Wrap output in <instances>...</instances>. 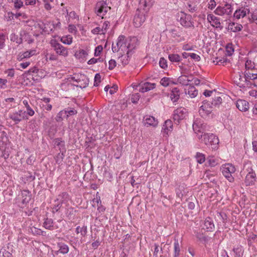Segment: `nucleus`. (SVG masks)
Instances as JSON below:
<instances>
[{"label":"nucleus","mask_w":257,"mask_h":257,"mask_svg":"<svg viewBox=\"0 0 257 257\" xmlns=\"http://www.w3.org/2000/svg\"><path fill=\"white\" fill-rule=\"evenodd\" d=\"M134 47H132L131 44L127 43V40L123 35H120L118 37L116 43L112 44V50L113 52H119V55L123 56L124 53L126 52L127 55V57H130L133 53V49Z\"/></svg>","instance_id":"nucleus-1"},{"label":"nucleus","mask_w":257,"mask_h":257,"mask_svg":"<svg viewBox=\"0 0 257 257\" xmlns=\"http://www.w3.org/2000/svg\"><path fill=\"white\" fill-rule=\"evenodd\" d=\"M243 170L247 172L244 180L245 185L246 186H250L254 184L256 181L257 165H252L250 164H247L244 166Z\"/></svg>","instance_id":"nucleus-2"},{"label":"nucleus","mask_w":257,"mask_h":257,"mask_svg":"<svg viewBox=\"0 0 257 257\" xmlns=\"http://www.w3.org/2000/svg\"><path fill=\"white\" fill-rule=\"evenodd\" d=\"M198 139L201 140V142L204 143L208 147H210L212 150L216 149L219 143V140L213 134H205L198 135Z\"/></svg>","instance_id":"nucleus-3"},{"label":"nucleus","mask_w":257,"mask_h":257,"mask_svg":"<svg viewBox=\"0 0 257 257\" xmlns=\"http://www.w3.org/2000/svg\"><path fill=\"white\" fill-rule=\"evenodd\" d=\"M234 81L240 88L250 87L252 84L250 81H248L245 77V73L242 72H238L234 76Z\"/></svg>","instance_id":"nucleus-4"},{"label":"nucleus","mask_w":257,"mask_h":257,"mask_svg":"<svg viewBox=\"0 0 257 257\" xmlns=\"http://www.w3.org/2000/svg\"><path fill=\"white\" fill-rule=\"evenodd\" d=\"M50 44L57 54L64 57L68 55V52L67 49L59 43L56 40H52L50 42Z\"/></svg>","instance_id":"nucleus-5"},{"label":"nucleus","mask_w":257,"mask_h":257,"mask_svg":"<svg viewBox=\"0 0 257 257\" xmlns=\"http://www.w3.org/2000/svg\"><path fill=\"white\" fill-rule=\"evenodd\" d=\"M221 170L224 176L227 178L230 182H232L234 181V178L232 177V174L235 172V168L233 166L229 164H226L222 167Z\"/></svg>","instance_id":"nucleus-6"},{"label":"nucleus","mask_w":257,"mask_h":257,"mask_svg":"<svg viewBox=\"0 0 257 257\" xmlns=\"http://www.w3.org/2000/svg\"><path fill=\"white\" fill-rule=\"evenodd\" d=\"M186 109L183 107H180L174 110L173 114V118L175 123L178 124L181 120L186 116Z\"/></svg>","instance_id":"nucleus-7"},{"label":"nucleus","mask_w":257,"mask_h":257,"mask_svg":"<svg viewBox=\"0 0 257 257\" xmlns=\"http://www.w3.org/2000/svg\"><path fill=\"white\" fill-rule=\"evenodd\" d=\"M146 20L145 15L144 12H141L138 9L136 13L134 18V25L135 27L139 28L145 22Z\"/></svg>","instance_id":"nucleus-8"},{"label":"nucleus","mask_w":257,"mask_h":257,"mask_svg":"<svg viewBox=\"0 0 257 257\" xmlns=\"http://www.w3.org/2000/svg\"><path fill=\"white\" fill-rule=\"evenodd\" d=\"M233 9L230 4H226L223 7H218L214 11L216 15L222 16L223 15H230Z\"/></svg>","instance_id":"nucleus-9"},{"label":"nucleus","mask_w":257,"mask_h":257,"mask_svg":"<svg viewBox=\"0 0 257 257\" xmlns=\"http://www.w3.org/2000/svg\"><path fill=\"white\" fill-rule=\"evenodd\" d=\"M110 9V8L107 7L106 3L101 2L97 3L95 8L96 14L102 18Z\"/></svg>","instance_id":"nucleus-10"},{"label":"nucleus","mask_w":257,"mask_h":257,"mask_svg":"<svg viewBox=\"0 0 257 257\" xmlns=\"http://www.w3.org/2000/svg\"><path fill=\"white\" fill-rule=\"evenodd\" d=\"M25 113L22 110L13 112L9 114V117L13 120L15 124L19 123L21 121L25 119Z\"/></svg>","instance_id":"nucleus-11"},{"label":"nucleus","mask_w":257,"mask_h":257,"mask_svg":"<svg viewBox=\"0 0 257 257\" xmlns=\"http://www.w3.org/2000/svg\"><path fill=\"white\" fill-rule=\"evenodd\" d=\"M212 111V106L210 105L208 102L203 103L199 108V112L200 115L203 117L208 116Z\"/></svg>","instance_id":"nucleus-12"},{"label":"nucleus","mask_w":257,"mask_h":257,"mask_svg":"<svg viewBox=\"0 0 257 257\" xmlns=\"http://www.w3.org/2000/svg\"><path fill=\"white\" fill-rule=\"evenodd\" d=\"M76 82L77 84H74L75 86L84 88L88 86L89 79L84 75H77Z\"/></svg>","instance_id":"nucleus-13"},{"label":"nucleus","mask_w":257,"mask_h":257,"mask_svg":"<svg viewBox=\"0 0 257 257\" xmlns=\"http://www.w3.org/2000/svg\"><path fill=\"white\" fill-rule=\"evenodd\" d=\"M192 17L190 15H184L181 17L180 24L184 27H194L193 22L191 21Z\"/></svg>","instance_id":"nucleus-14"},{"label":"nucleus","mask_w":257,"mask_h":257,"mask_svg":"<svg viewBox=\"0 0 257 257\" xmlns=\"http://www.w3.org/2000/svg\"><path fill=\"white\" fill-rule=\"evenodd\" d=\"M202 229L207 231H212L214 229V224L211 218L208 217L204 221Z\"/></svg>","instance_id":"nucleus-15"},{"label":"nucleus","mask_w":257,"mask_h":257,"mask_svg":"<svg viewBox=\"0 0 257 257\" xmlns=\"http://www.w3.org/2000/svg\"><path fill=\"white\" fill-rule=\"evenodd\" d=\"M193 80V78L191 75L187 76L185 75H182L178 77L177 81L182 85L188 86L190 85L189 82L192 81Z\"/></svg>","instance_id":"nucleus-16"},{"label":"nucleus","mask_w":257,"mask_h":257,"mask_svg":"<svg viewBox=\"0 0 257 257\" xmlns=\"http://www.w3.org/2000/svg\"><path fill=\"white\" fill-rule=\"evenodd\" d=\"M207 19L209 23L212 22L214 24H211L213 27H216V28L222 29V27L221 26L220 20L218 18L214 16L212 14H209L207 16Z\"/></svg>","instance_id":"nucleus-17"},{"label":"nucleus","mask_w":257,"mask_h":257,"mask_svg":"<svg viewBox=\"0 0 257 257\" xmlns=\"http://www.w3.org/2000/svg\"><path fill=\"white\" fill-rule=\"evenodd\" d=\"M249 10L245 8H241L236 10L234 13V17L237 19H239L241 18H244L247 14H248Z\"/></svg>","instance_id":"nucleus-18"},{"label":"nucleus","mask_w":257,"mask_h":257,"mask_svg":"<svg viewBox=\"0 0 257 257\" xmlns=\"http://www.w3.org/2000/svg\"><path fill=\"white\" fill-rule=\"evenodd\" d=\"M237 108L241 111H245L249 108L248 102L242 99L238 100L236 103Z\"/></svg>","instance_id":"nucleus-19"},{"label":"nucleus","mask_w":257,"mask_h":257,"mask_svg":"<svg viewBox=\"0 0 257 257\" xmlns=\"http://www.w3.org/2000/svg\"><path fill=\"white\" fill-rule=\"evenodd\" d=\"M215 218L218 224L221 225L224 224L227 221V217L226 214L224 212H217L215 215Z\"/></svg>","instance_id":"nucleus-20"},{"label":"nucleus","mask_w":257,"mask_h":257,"mask_svg":"<svg viewBox=\"0 0 257 257\" xmlns=\"http://www.w3.org/2000/svg\"><path fill=\"white\" fill-rule=\"evenodd\" d=\"M69 200V196L66 192H63L62 194L59 195L55 202H60L61 204H65Z\"/></svg>","instance_id":"nucleus-21"},{"label":"nucleus","mask_w":257,"mask_h":257,"mask_svg":"<svg viewBox=\"0 0 257 257\" xmlns=\"http://www.w3.org/2000/svg\"><path fill=\"white\" fill-rule=\"evenodd\" d=\"M228 30L233 32H237L240 31L243 27L241 24L235 22L230 23L228 25Z\"/></svg>","instance_id":"nucleus-22"},{"label":"nucleus","mask_w":257,"mask_h":257,"mask_svg":"<svg viewBox=\"0 0 257 257\" xmlns=\"http://www.w3.org/2000/svg\"><path fill=\"white\" fill-rule=\"evenodd\" d=\"M22 203L26 204L28 203L31 199V194L30 192L27 190H24L22 192Z\"/></svg>","instance_id":"nucleus-23"},{"label":"nucleus","mask_w":257,"mask_h":257,"mask_svg":"<svg viewBox=\"0 0 257 257\" xmlns=\"http://www.w3.org/2000/svg\"><path fill=\"white\" fill-rule=\"evenodd\" d=\"M170 98L173 102H176L180 98V91L178 88H173L170 94Z\"/></svg>","instance_id":"nucleus-24"},{"label":"nucleus","mask_w":257,"mask_h":257,"mask_svg":"<svg viewBox=\"0 0 257 257\" xmlns=\"http://www.w3.org/2000/svg\"><path fill=\"white\" fill-rule=\"evenodd\" d=\"M186 94H188L191 98L196 97L198 94V91L192 84L189 85L187 91L185 90Z\"/></svg>","instance_id":"nucleus-25"},{"label":"nucleus","mask_w":257,"mask_h":257,"mask_svg":"<svg viewBox=\"0 0 257 257\" xmlns=\"http://www.w3.org/2000/svg\"><path fill=\"white\" fill-rule=\"evenodd\" d=\"M154 0H140V8H143L144 9L145 8H148L149 9L153 4Z\"/></svg>","instance_id":"nucleus-26"},{"label":"nucleus","mask_w":257,"mask_h":257,"mask_svg":"<svg viewBox=\"0 0 257 257\" xmlns=\"http://www.w3.org/2000/svg\"><path fill=\"white\" fill-rule=\"evenodd\" d=\"M205 126L203 124L200 123V122H197L196 121L194 122L193 124V129L195 133H197L198 132L203 133V127Z\"/></svg>","instance_id":"nucleus-27"},{"label":"nucleus","mask_w":257,"mask_h":257,"mask_svg":"<svg viewBox=\"0 0 257 257\" xmlns=\"http://www.w3.org/2000/svg\"><path fill=\"white\" fill-rule=\"evenodd\" d=\"M155 83H150L149 82H146L144 83V86L140 89V91L142 92H145L148 91L155 88Z\"/></svg>","instance_id":"nucleus-28"},{"label":"nucleus","mask_w":257,"mask_h":257,"mask_svg":"<svg viewBox=\"0 0 257 257\" xmlns=\"http://www.w3.org/2000/svg\"><path fill=\"white\" fill-rule=\"evenodd\" d=\"M145 124H147L149 125H152L153 126H155L158 124V121L155 119V118L153 116H149L147 117L145 119Z\"/></svg>","instance_id":"nucleus-29"},{"label":"nucleus","mask_w":257,"mask_h":257,"mask_svg":"<svg viewBox=\"0 0 257 257\" xmlns=\"http://www.w3.org/2000/svg\"><path fill=\"white\" fill-rule=\"evenodd\" d=\"M43 226L47 229L52 230L53 227V220L51 218H46Z\"/></svg>","instance_id":"nucleus-30"},{"label":"nucleus","mask_w":257,"mask_h":257,"mask_svg":"<svg viewBox=\"0 0 257 257\" xmlns=\"http://www.w3.org/2000/svg\"><path fill=\"white\" fill-rule=\"evenodd\" d=\"M76 232L77 234L80 233L83 236H85L87 233V228L85 225L82 227L77 226L76 228Z\"/></svg>","instance_id":"nucleus-31"},{"label":"nucleus","mask_w":257,"mask_h":257,"mask_svg":"<svg viewBox=\"0 0 257 257\" xmlns=\"http://www.w3.org/2000/svg\"><path fill=\"white\" fill-rule=\"evenodd\" d=\"M245 73V77L246 78V79L248 80V81H250V80H252L253 82V84H254L255 82V79L256 78V75L255 73H250V72H246V71L244 72Z\"/></svg>","instance_id":"nucleus-32"},{"label":"nucleus","mask_w":257,"mask_h":257,"mask_svg":"<svg viewBox=\"0 0 257 257\" xmlns=\"http://www.w3.org/2000/svg\"><path fill=\"white\" fill-rule=\"evenodd\" d=\"M58 245L59 247V251L61 253L66 254L69 251V247L67 245L64 243H58Z\"/></svg>","instance_id":"nucleus-33"},{"label":"nucleus","mask_w":257,"mask_h":257,"mask_svg":"<svg viewBox=\"0 0 257 257\" xmlns=\"http://www.w3.org/2000/svg\"><path fill=\"white\" fill-rule=\"evenodd\" d=\"M173 123L170 119H168L165 121L164 124L162 128L165 131L167 130L171 131L172 130Z\"/></svg>","instance_id":"nucleus-34"},{"label":"nucleus","mask_w":257,"mask_h":257,"mask_svg":"<svg viewBox=\"0 0 257 257\" xmlns=\"http://www.w3.org/2000/svg\"><path fill=\"white\" fill-rule=\"evenodd\" d=\"M187 8L188 9V10L191 13H194L197 11V5L193 3L189 2L187 3Z\"/></svg>","instance_id":"nucleus-35"},{"label":"nucleus","mask_w":257,"mask_h":257,"mask_svg":"<svg viewBox=\"0 0 257 257\" xmlns=\"http://www.w3.org/2000/svg\"><path fill=\"white\" fill-rule=\"evenodd\" d=\"M169 59L172 62H179L181 61V57L177 54H170L168 56Z\"/></svg>","instance_id":"nucleus-36"},{"label":"nucleus","mask_w":257,"mask_h":257,"mask_svg":"<svg viewBox=\"0 0 257 257\" xmlns=\"http://www.w3.org/2000/svg\"><path fill=\"white\" fill-rule=\"evenodd\" d=\"M23 102L27 109V114L30 116H33L35 112L31 108V107L29 105L28 101L25 100L23 101Z\"/></svg>","instance_id":"nucleus-37"},{"label":"nucleus","mask_w":257,"mask_h":257,"mask_svg":"<svg viewBox=\"0 0 257 257\" xmlns=\"http://www.w3.org/2000/svg\"><path fill=\"white\" fill-rule=\"evenodd\" d=\"M65 110L67 113L66 118H68L70 116L74 115L77 113V111L76 109L70 107L65 108Z\"/></svg>","instance_id":"nucleus-38"},{"label":"nucleus","mask_w":257,"mask_h":257,"mask_svg":"<svg viewBox=\"0 0 257 257\" xmlns=\"http://www.w3.org/2000/svg\"><path fill=\"white\" fill-rule=\"evenodd\" d=\"M180 245L178 240H175L174 242V257H178L180 254Z\"/></svg>","instance_id":"nucleus-39"},{"label":"nucleus","mask_w":257,"mask_h":257,"mask_svg":"<svg viewBox=\"0 0 257 257\" xmlns=\"http://www.w3.org/2000/svg\"><path fill=\"white\" fill-rule=\"evenodd\" d=\"M53 28V25L52 24L48 23H45L44 24V27L42 29L44 32L49 33L50 32L52 31Z\"/></svg>","instance_id":"nucleus-40"},{"label":"nucleus","mask_w":257,"mask_h":257,"mask_svg":"<svg viewBox=\"0 0 257 257\" xmlns=\"http://www.w3.org/2000/svg\"><path fill=\"white\" fill-rule=\"evenodd\" d=\"M195 158L197 162L199 164L203 163L205 160V155L200 153H197Z\"/></svg>","instance_id":"nucleus-41"},{"label":"nucleus","mask_w":257,"mask_h":257,"mask_svg":"<svg viewBox=\"0 0 257 257\" xmlns=\"http://www.w3.org/2000/svg\"><path fill=\"white\" fill-rule=\"evenodd\" d=\"M60 40L63 43L65 44L70 45L72 42V37L70 35H68L66 37H62Z\"/></svg>","instance_id":"nucleus-42"},{"label":"nucleus","mask_w":257,"mask_h":257,"mask_svg":"<svg viewBox=\"0 0 257 257\" xmlns=\"http://www.w3.org/2000/svg\"><path fill=\"white\" fill-rule=\"evenodd\" d=\"M222 99L220 96H217L215 97L214 100L211 102V104L215 107H218L222 103Z\"/></svg>","instance_id":"nucleus-43"},{"label":"nucleus","mask_w":257,"mask_h":257,"mask_svg":"<svg viewBox=\"0 0 257 257\" xmlns=\"http://www.w3.org/2000/svg\"><path fill=\"white\" fill-rule=\"evenodd\" d=\"M255 67V62L250 60H247L245 63V68L246 69H252Z\"/></svg>","instance_id":"nucleus-44"},{"label":"nucleus","mask_w":257,"mask_h":257,"mask_svg":"<svg viewBox=\"0 0 257 257\" xmlns=\"http://www.w3.org/2000/svg\"><path fill=\"white\" fill-rule=\"evenodd\" d=\"M155 248H154V256L155 257H159L158 256V253H163V249L161 247H159V245L156 243H155L154 244Z\"/></svg>","instance_id":"nucleus-45"},{"label":"nucleus","mask_w":257,"mask_h":257,"mask_svg":"<svg viewBox=\"0 0 257 257\" xmlns=\"http://www.w3.org/2000/svg\"><path fill=\"white\" fill-rule=\"evenodd\" d=\"M14 3V7L16 9H19L23 6V2L22 0H12Z\"/></svg>","instance_id":"nucleus-46"},{"label":"nucleus","mask_w":257,"mask_h":257,"mask_svg":"<svg viewBox=\"0 0 257 257\" xmlns=\"http://www.w3.org/2000/svg\"><path fill=\"white\" fill-rule=\"evenodd\" d=\"M64 156L65 155L64 152L59 153L55 158L56 162L57 164H60L62 162Z\"/></svg>","instance_id":"nucleus-47"},{"label":"nucleus","mask_w":257,"mask_h":257,"mask_svg":"<svg viewBox=\"0 0 257 257\" xmlns=\"http://www.w3.org/2000/svg\"><path fill=\"white\" fill-rule=\"evenodd\" d=\"M140 98V95L139 93H135L132 95L131 101L133 103H136L138 102Z\"/></svg>","instance_id":"nucleus-48"},{"label":"nucleus","mask_w":257,"mask_h":257,"mask_svg":"<svg viewBox=\"0 0 257 257\" xmlns=\"http://www.w3.org/2000/svg\"><path fill=\"white\" fill-rule=\"evenodd\" d=\"M171 33L173 37H179L181 36V32L179 29H172Z\"/></svg>","instance_id":"nucleus-49"},{"label":"nucleus","mask_w":257,"mask_h":257,"mask_svg":"<svg viewBox=\"0 0 257 257\" xmlns=\"http://www.w3.org/2000/svg\"><path fill=\"white\" fill-rule=\"evenodd\" d=\"M170 82V80L169 78L164 77L161 80L160 83L163 86L166 87L169 85Z\"/></svg>","instance_id":"nucleus-50"},{"label":"nucleus","mask_w":257,"mask_h":257,"mask_svg":"<svg viewBox=\"0 0 257 257\" xmlns=\"http://www.w3.org/2000/svg\"><path fill=\"white\" fill-rule=\"evenodd\" d=\"M226 51L227 54L228 56H231L233 52H234V49L233 48L231 44H228L226 47Z\"/></svg>","instance_id":"nucleus-51"},{"label":"nucleus","mask_w":257,"mask_h":257,"mask_svg":"<svg viewBox=\"0 0 257 257\" xmlns=\"http://www.w3.org/2000/svg\"><path fill=\"white\" fill-rule=\"evenodd\" d=\"M167 60L164 58H161L159 61L160 66L163 69L167 67Z\"/></svg>","instance_id":"nucleus-52"},{"label":"nucleus","mask_w":257,"mask_h":257,"mask_svg":"<svg viewBox=\"0 0 257 257\" xmlns=\"http://www.w3.org/2000/svg\"><path fill=\"white\" fill-rule=\"evenodd\" d=\"M101 81V76L99 73H97L95 74L94 77V85L97 86L98 85V84Z\"/></svg>","instance_id":"nucleus-53"},{"label":"nucleus","mask_w":257,"mask_h":257,"mask_svg":"<svg viewBox=\"0 0 257 257\" xmlns=\"http://www.w3.org/2000/svg\"><path fill=\"white\" fill-rule=\"evenodd\" d=\"M92 33L94 34H104L105 32L103 31V29H101L100 27H97L92 30Z\"/></svg>","instance_id":"nucleus-54"},{"label":"nucleus","mask_w":257,"mask_h":257,"mask_svg":"<svg viewBox=\"0 0 257 257\" xmlns=\"http://www.w3.org/2000/svg\"><path fill=\"white\" fill-rule=\"evenodd\" d=\"M5 40V35L3 34H0V49H3L4 47Z\"/></svg>","instance_id":"nucleus-55"},{"label":"nucleus","mask_w":257,"mask_h":257,"mask_svg":"<svg viewBox=\"0 0 257 257\" xmlns=\"http://www.w3.org/2000/svg\"><path fill=\"white\" fill-rule=\"evenodd\" d=\"M108 69L112 70L116 65V62L114 60L111 59L108 62Z\"/></svg>","instance_id":"nucleus-56"},{"label":"nucleus","mask_w":257,"mask_h":257,"mask_svg":"<svg viewBox=\"0 0 257 257\" xmlns=\"http://www.w3.org/2000/svg\"><path fill=\"white\" fill-rule=\"evenodd\" d=\"M103 50V48L101 45H98L95 48L94 55L95 56H98L99 55L100 53Z\"/></svg>","instance_id":"nucleus-57"},{"label":"nucleus","mask_w":257,"mask_h":257,"mask_svg":"<svg viewBox=\"0 0 257 257\" xmlns=\"http://www.w3.org/2000/svg\"><path fill=\"white\" fill-rule=\"evenodd\" d=\"M227 62V59L226 58H222L219 59L218 61L216 62V65H224Z\"/></svg>","instance_id":"nucleus-58"},{"label":"nucleus","mask_w":257,"mask_h":257,"mask_svg":"<svg viewBox=\"0 0 257 257\" xmlns=\"http://www.w3.org/2000/svg\"><path fill=\"white\" fill-rule=\"evenodd\" d=\"M65 113V112H63V111H60L59 112V113L57 114L56 117H55V119L57 122L61 121L63 119V116L62 114Z\"/></svg>","instance_id":"nucleus-59"},{"label":"nucleus","mask_w":257,"mask_h":257,"mask_svg":"<svg viewBox=\"0 0 257 257\" xmlns=\"http://www.w3.org/2000/svg\"><path fill=\"white\" fill-rule=\"evenodd\" d=\"M122 65H126L128 63V60L127 56H125L124 54L123 55V56L122 57L121 55H120Z\"/></svg>","instance_id":"nucleus-60"},{"label":"nucleus","mask_w":257,"mask_h":257,"mask_svg":"<svg viewBox=\"0 0 257 257\" xmlns=\"http://www.w3.org/2000/svg\"><path fill=\"white\" fill-rule=\"evenodd\" d=\"M190 57L195 60L196 61H199L200 60V57L195 53H191L190 55Z\"/></svg>","instance_id":"nucleus-61"},{"label":"nucleus","mask_w":257,"mask_h":257,"mask_svg":"<svg viewBox=\"0 0 257 257\" xmlns=\"http://www.w3.org/2000/svg\"><path fill=\"white\" fill-rule=\"evenodd\" d=\"M62 204H61V203H60V202H58V203L55 204L53 208V211H58V210L60 209Z\"/></svg>","instance_id":"nucleus-62"},{"label":"nucleus","mask_w":257,"mask_h":257,"mask_svg":"<svg viewBox=\"0 0 257 257\" xmlns=\"http://www.w3.org/2000/svg\"><path fill=\"white\" fill-rule=\"evenodd\" d=\"M37 1V0H25V2L26 5L33 6L36 4Z\"/></svg>","instance_id":"nucleus-63"},{"label":"nucleus","mask_w":257,"mask_h":257,"mask_svg":"<svg viewBox=\"0 0 257 257\" xmlns=\"http://www.w3.org/2000/svg\"><path fill=\"white\" fill-rule=\"evenodd\" d=\"M215 6L216 2L214 1V0H210L208 6V8L212 10L215 7Z\"/></svg>","instance_id":"nucleus-64"}]
</instances>
